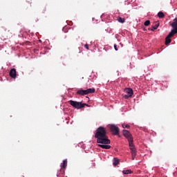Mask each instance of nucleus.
Here are the masks:
<instances>
[{"label": "nucleus", "instance_id": "obj_1", "mask_svg": "<svg viewBox=\"0 0 177 177\" xmlns=\"http://www.w3.org/2000/svg\"><path fill=\"white\" fill-rule=\"evenodd\" d=\"M95 138L97 139V143H100L98 145L99 147L106 149H111V146L109 145L111 142L107 136V129L106 128L103 127H98L95 134Z\"/></svg>", "mask_w": 177, "mask_h": 177}, {"label": "nucleus", "instance_id": "obj_2", "mask_svg": "<svg viewBox=\"0 0 177 177\" xmlns=\"http://www.w3.org/2000/svg\"><path fill=\"white\" fill-rule=\"evenodd\" d=\"M122 133L124 138H127L129 142V149L131 153V160H135V157H136V154L138 151H136V147L135 145H133V138H132V134L129 131L124 129L122 131Z\"/></svg>", "mask_w": 177, "mask_h": 177}, {"label": "nucleus", "instance_id": "obj_3", "mask_svg": "<svg viewBox=\"0 0 177 177\" xmlns=\"http://www.w3.org/2000/svg\"><path fill=\"white\" fill-rule=\"evenodd\" d=\"M171 27H172V30L169 33L167 37L165 38V45H169L171 44V38L175 35V34H177V17H176L173 22L170 24Z\"/></svg>", "mask_w": 177, "mask_h": 177}, {"label": "nucleus", "instance_id": "obj_4", "mask_svg": "<svg viewBox=\"0 0 177 177\" xmlns=\"http://www.w3.org/2000/svg\"><path fill=\"white\" fill-rule=\"evenodd\" d=\"M95 88H88L86 90H84L80 88L77 91L76 95H79V96H85V95H89V93H95Z\"/></svg>", "mask_w": 177, "mask_h": 177}, {"label": "nucleus", "instance_id": "obj_5", "mask_svg": "<svg viewBox=\"0 0 177 177\" xmlns=\"http://www.w3.org/2000/svg\"><path fill=\"white\" fill-rule=\"evenodd\" d=\"M68 104L74 107V109H77V110H79L80 109H84V107H85V104H82V102L77 101L69 100Z\"/></svg>", "mask_w": 177, "mask_h": 177}, {"label": "nucleus", "instance_id": "obj_6", "mask_svg": "<svg viewBox=\"0 0 177 177\" xmlns=\"http://www.w3.org/2000/svg\"><path fill=\"white\" fill-rule=\"evenodd\" d=\"M109 129L112 132L113 135H120V129L115 124H111L109 126Z\"/></svg>", "mask_w": 177, "mask_h": 177}, {"label": "nucleus", "instance_id": "obj_7", "mask_svg": "<svg viewBox=\"0 0 177 177\" xmlns=\"http://www.w3.org/2000/svg\"><path fill=\"white\" fill-rule=\"evenodd\" d=\"M10 77H11V78H14V79L16 78V77H17L16 68H12L10 71Z\"/></svg>", "mask_w": 177, "mask_h": 177}, {"label": "nucleus", "instance_id": "obj_8", "mask_svg": "<svg viewBox=\"0 0 177 177\" xmlns=\"http://www.w3.org/2000/svg\"><path fill=\"white\" fill-rule=\"evenodd\" d=\"M124 92L125 93H127V95H129V96H132V95H133V90H132V88H125Z\"/></svg>", "mask_w": 177, "mask_h": 177}, {"label": "nucleus", "instance_id": "obj_9", "mask_svg": "<svg viewBox=\"0 0 177 177\" xmlns=\"http://www.w3.org/2000/svg\"><path fill=\"white\" fill-rule=\"evenodd\" d=\"M118 164H120V159L117 158H115L113 159V165L115 167H117V165H118Z\"/></svg>", "mask_w": 177, "mask_h": 177}, {"label": "nucleus", "instance_id": "obj_10", "mask_svg": "<svg viewBox=\"0 0 177 177\" xmlns=\"http://www.w3.org/2000/svg\"><path fill=\"white\" fill-rule=\"evenodd\" d=\"M158 17H159V19H164V17H165V15H164V12H159L158 13Z\"/></svg>", "mask_w": 177, "mask_h": 177}, {"label": "nucleus", "instance_id": "obj_11", "mask_svg": "<svg viewBox=\"0 0 177 177\" xmlns=\"http://www.w3.org/2000/svg\"><path fill=\"white\" fill-rule=\"evenodd\" d=\"M66 167H67V160H64L63 162L61 165L62 168L66 169Z\"/></svg>", "mask_w": 177, "mask_h": 177}, {"label": "nucleus", "instance_id": "obj_12", "mask_svg": "<svg viewBox=\"0 0 177 177\" xmlns=\"http://www.w3.org/2000/svg\"><path fill=\"white\" fill-rule=\"evenodd\" d=\"M118 21L119 23L124 24V23H125V19H124V18H122V17H118Z\"/></svg>", "mask_w": 177, "mask_h": 177}, {"label": "nucleus", "instance_id": "obj_13", "mask_svg": "<svg viewBox=\"0 0 177 177\" xmlns=\"http://www.w3.org/2000/svg\"><path fill=\"white\" fill-rule=\"evenodd\" d=\"M160 26V24H156L154 26H152V28L151 29V31H154L155 30H157L158 27Z\"/></svg>", "mask_w": 177, "mask_h": 177}, {"label": "nucleus", "instance_id": "obj_14", "mask_svg": "<svg viewBox=\"0 0 177 177\" xmlns=\"http://www.w3.org/2000/svg\"><path fill=\"white\" fill-rule=\"evenodd\" d=\"M132 171L128 169V170H124L122 171V174H124V175H129V174H131Z\"/></svg>", "mask_w": 177, "mask_h": 177}, {"label": "nucleus", "instance_id": "obj_15", "mask_svg": "<svg viewBox=\"0 0 177 177\" xmlns=\"http://www.w3.org/2000/svg\"><path fill=\"white\" fill-rule=\"evenodd\" d=\"M122 128H124L125 129V128H127V129H129V128H130L131 127L129 124H122Z\"/></svg>", "mask_w": 177, "mask_h": 177}, {"label": "nucleus", "instance_id": "obj_16", "mask_svg": "<svg viewBox=\"0 0 177 177\" xmlns=\"http://www.w3.org/2000/svg\"><path fill=\"white\" fill-rule=\"evenodd\" d=\"M144 26H145L146 27H147L148 26H150V21L147 20L144 23Z\"/></svg>", "mask_w": 177, "mask_h": 177}, {"label": "nucleus", "instance_id": "obj_17", "mask_svg": "<svg viewBox=\"0 0 177 177\" xmlns=\"http://www.w3.org/2000/svg\"><path fill=\"white\" fill-rule=\"evenodd\" d=\"M124 97V99H129V97H132V96H129V95L127 94V95H125Z\"/></svg>", "mask_w": 177, "mask_h": 177}, {"label": "nucleus", "instance_id": "obj_18", "mask_svg": "<svg viewBox=\"0 0 177 177\" xmlns=\"http://www.w3.org/2000/svg\"><path fill=\"white\" fill-rule=\"evenodd\" d=\"M84 48L87 50H89V46L88 44H85Z\"/></svg>", "mask_w": 177, "mask_h": 177}, {"label": "nucleus", "instance_id": "obj_19", "mask_svg": "<svg viewBox=\"0 0 177 177\" xmlns=\"http://www.w3.org/2000/svg\"><path fill=\"white\" fill-rule=\"evenodd\" d=\"M114 48L115 50H118V48H117V44H114Z\"/></svg>", "mask_w": 177, "mask_h": 177}, {"label": "nucleus", "instance_id": "obj_20", "mask_svg": "<svg viewBox=\"0 0 177 177\" xmlns=\"http://www.w3.org/2000/svg\"><path fill=\"white\" fill-rule=\"evenodd\" d=\"M84 104V106H86L87 107H89V106L87 104Z\"/></svg>", "mask_w": 177, "mask_h": 177}]
</instances>
